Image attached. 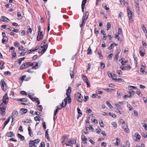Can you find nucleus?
Returning <instances> with one entry per match:
<instances>
[{
    "mask_svg": "<svg viewBox=\"0 0 147 147\" xmlns=\"http://www.w3.org/2000/svg\"><path fill=\"white\" fill-rule=\"evenodd\" d=\"M71 92V87L69 86L68 87L67 92L66 93V95L67 96V97L64 100V105H63V107H65L67 103V101H68L69 103H70L71 102V99L70 97V94Z\"/></svg>",
    "mask_w": 147,
    "mask_h": 147,
    "instance_id": "obj_1",
    "label": "nucleus"
},
{
    "mask_svg": "<svg viewBox=\"0 0 147 147\" xmlns=\"http://www.w3.org/2000/svg\"><path fill=\"white\" fill-rule=\"evenodd\" d=\"M1 105L2 107H0V115L3 116L6 114L5 109L7 106L6 105H3V103H2Z\"/></svg>",
    "mask_w": 147,
    "mask_h": 147,
    "instance_id": "obj_2",
    "label": "nucleus"
},
{
    "mask_svg": "<svg viewBox=\"0 0 147 147\" xmlns=\"http://www.w3.org/2000/svg\"><path fill=\"white\" fill-rule=\"evenodd\" d=\"M48 47V45L47 44L45 45H43L42 46H41V49H40L39 50L38 53H44L46 51Z\"/></svg>",
    "mask_w": 147,
    "mask_h": 147,
    "instance_id": "obj_3",
    "label": "nucleus"
},
{
    "mask_svg": "<svg viewBox=\"0 0 147 147\" xmlns=\"http://www.w3.org/2000/svg\"><path fill=\"white\" fill-rule=\"evenodd\" d=\"M9 101V97L7 96V93H6L3 96V102L4 103L3 105H7Z\"/></svg>",
    "mask_w": 147,
    "mask_h": 147,
    "instance_id": "obj_4",
    "label": "nucleus"
},
{
    "mask_svg": "<svg viewBox=\"0 0 147 147\" xmlns=\"http://www.w3.org/2000/svg\"><path fill=\"white\" fill-rule=\"evenodd\" d=\"M1 85L2 89L4 91L6 90V86L4 80L2 79L1 81Z\"/></svg>",
    "mask_w": 147,
    "mask_h": 147,
    "instance_id": "obj_5",
    "label": "nucleus"
},
{
    "mask_svg": "<svg viewBox=\"0 0 147 147\" xmlns=\"http://www.w3.org/2000/svg\"><path fill=\"white\" fill-rule=\"evenodd\" d=\"M76 97L78 101L81 102L83 101V97L81 96V94L79 92L76 94Z\"/></svg>",
    "mask_w": 147,
    "mask_h": 147,
    "instance_id": "obj_6",
    "label": "nucleus"
},
{
    "mask_svg": "<svg viewBox=\"0 0 147 147\" xmlns=\"http://www.w3.org/2000/svg\"><path fill=\"white\" fill-rule=\"evenodd\" d=\"M74 138L71 140H68L65 144L67 146H71L74 144Z\"/></svg>",
    "mask_w": 147,
    "mask_h": 147,
    "instance_id": "obj_7",
    "label": "nucleus"
},
{
    "mask_svg": "<svg viewBox=\"0 0 147 147\" xmlns=\"http://www.w3.org/2000/svg\"><path fill=\"white\" fill-rule=\"evenodd\" d=\"M18 100L19 101H20L21 102H26L27 101V99L26 98H21V99H18ZM21 104H22L23 105H27L28 104V103H26L23 102H21Z\"/></svg>",
    "mask_w": 147,
    "mask_h": 147,
    "instance_id": "obj_8",
    "label": "nucleus"
},
{
    "mask_svg": "<svg viewBox=\"0 0 147 147\" xmlns=\"http://www.w3.org/2000/svg\"><path fill=\"white\" fill-rule=\"evenodd\" d=\"M43 36L42 32H38V35L37 36V39L38 41H39L40 39L42 38Z\"/></svg>",
    "mask_w": 147,
    "mask_h": 147,
    "instance_id": "obj_9",
    "label": "nucleus"
},
{
    "mask_svg": "<svg viewBox=\"0 0 147 147\" xmlns=\"http://www.w3.org/2000/svg\"><path fill=\"white\" fill-rule=\"evenodd\" d=\"M18 112L16 111H13L12 114L11 118L13 119L14 118L16 117L18 115Z\"/></svg>",
    "mask_w": 147,
    "mask_h": 147,
    "instance_id": "obj_10",
    "label": "nucleus"
},
{
    "mask_svg": "<svg viewBox=\"0 0 147 147\" xmlns=\"http://www.w3.org/2000/svg\"><path fill=\"white\" fill-rule=\"evenodd\" d=\"M74 68H71L70 69V74L71 79L73 78L74 76Z\"/></svg>",
    "mask_w": 147,
    "mask_h": 147,
    "instance_id": "obj_11",
    "label": "nucleus"
},
{
    "mask_svg": "<svg viewBox=\"0 0 147 147\" xmlns=\"http://www.w3.org/2000/svg\"><path fill=\"white\" fill-rule=\"evenodd\" d=\"M135 5L136 7V9L138 11H139V8L138 5V0H135Z\"/></svg>",
    "mask_w": 147,
    "mask_h": 147,
    "instance_id": "obj_12",
    "label": "nucleus"
},
{
    "mask_svg": "<svg viewBox=\"0 0 147 147\" xmlns=\"http://www.w3.org/2000/svg\"><path fill=\"white\" fill-rule=\"evenodd\" d=\"M39 49V47H37L34 49H31L28 51L27 52V53L28 54L32 52L35 51L36 50H38Z\"/></svg>",
    "mask_w": 147,
    "mask_h": 147,
    "instance_id": "obj_13",
    "label": "nucleus"
},
{
    "mask_svg": "<svg viewBox=\"0 0 147 147\" xmlns=\"http://www.w3.org/2000/svg\"><path fill=\"white\" fill-rule=\"evenodd\" d=\"M26 66L27 68L33 66L34 65V63H32L30 62H26Z\"/></svg>",
    "mask_w": 147,
    "mask_h": 147,
    "instance_id": "obj_14",
    "label": "nucleus"
},
{
    "mask_svg": "<svg viewBox=\"0 0 147 147\" xmlns=\"http://www.w3.org/2000/svg\"><path fill=\"white\" fill-rule=\"evenodd\" d=\"M34 65L32 67V69H36L38 68V64L37 62H34Z\"/></svg>",
    "mask_w": 147,
    "mask_h": 147,
    "instance_id": "obj_15",
    "label": "nucleus"
},
{
    "mask_svg": "<svg viewBox=\"0 0 147 147\" xmlns=\"http://www.w3.org/2000/svg\"><path fill=\"white\" fill-rule=\"evenodd\" d=\"M123 128L124 131L127 133L129 132V130L127 126L126 125L125 126H123Z\"/></svg>",
    "mask_w": 147,
    "mask_h": 147,
    "instance_id": "obj_16",
    "label": "nucleus"
},
{
    "mask_svg": "<svg viewBox=\"0 0 147 147\" xmlns=\"http://www.w3.org/2000/svg\"><path fill=\"white\" fill-rule=\"evenodd\" d=\"M6 136L8 137H12L14 136V134L13 132L10 131L9 133H7Z\"/></svg>",
    "mask_w": 147,
    "mask_h": 147,
    "instance_id": "obj_17",
    "label": "nucleus"
},
{
    "mask_svg": "<svg viewBox=\"0 0 147 147\" xmlns=\"http://www.w3.org/2000/svg\"><path fill=\"white\" fill-rule=\"evenodd\" d=\"M128 16L129 19V20L131 23L132 21V12H130V13H129L128 14Z\"/></svg>",
    "mask_w": 147,
    "mask_h": 147,
    "instance_id": "obj_18",
    "label": "nucleus"
},
{
    "mask_svg": "<svg viewBox=\"0 0 147 147\" xmlns=\"http://www.w3.org/2000/svg\"><path fill=\"white\" fill-rule=\"evenodd\" d=\"M145 67L142 65L140 69V72L143 74H144L145 70Z\"/></svg>",
    "mask_w": 147,
    "mask_h": 147,
    "instance_id": "obj_19",
    "label": "nucleus"
},
{
    "mask_svg": "<svg viewBox=\"0 0 147 147\" xmlns=\"http://www.w3.org/2000/svg\"><path fill=\"white\" fill-rule=\"evenodd\" d=\"M27 68L26 64V62L20 66V69L22 70L24 68Z\"/></svg>",
    "mask_w": 147,
    "mask_h": 147,
    "instance_id": "obj_20",
    "label": "nucleus"
},
{
    "mask_svg": "<svg viewBox=\"0 0 147 147\" xmlns=\"http://www.w3.org/2000/svg\"><path fill=\"white\" fill-rule=\"evenodd\" d=\"M1 19L2 21L3 22H8L9 21L8 18L4 16H2L1 17Z\"/></svg>",
    "mask_w": 147,
    "mask_h": 147,
    "instance_id": "obj_21",
    "label": "nucleus"
},
{
    "mask_svg": "<svg viewBox=\"0 0 147 147\" xmlns=\"http://www.w3.org/2000/svg\"><path fill=\"white\" fill-rule=\"evenodd\" d=\"M77 110L78 113L79 114V116L77 117V118L78 119L79 117H81L82 116V113L79 108L78 107L77 108Z\"/></svg>",
    "mask_w": 147,
    "mask_h": 147,
    "instance_id": "obj_22",
    "label": "nucleus"
},
{
    "mask_svg": "<svg viewBox=\"0 0 147 147\" xmlns=\"http://www.w3.org/2000/svg\"><path fill=\"white\" fill-rule=\"evenodd\" d=\"M48 129H47L45 132V137L47 138V140L49 141V140L50 139L49 137V134L48 133Z\"/></svg>",
    "mask_w": 147,
    "mask_h": 147,
    "instance_id": "obj_23",
    "label": "nucleus"
},
{
    "mask_svg": "<svg viewBox=\"0 0 147 147\" xmlns=\"http://www.w3.org/2000/svg\"><path fill=\"white\" fill-rule=\"evenodd\" d=\"M87 19H86V18H83L82 20V24H80V27H82V26H83V25H84L85 24L86 22V21Z\"/></svg>",
    "mask_w": 147,
    "mask_h": 147,
    "instance_id": "obj_24",
    "label": "nucleus"
},
{
    "mask_svg": "<svg viewBox=\"0 0 147 147\" xmlns=\"http://www.w3.org/2000/svg\"><path fill=\"white\" fill-rule=\"evenodd\" d=\"M67 137L65 136H63V140L62 141V143L63 145L64 146V145L66 144L65 143V140L66 139Z\"/></svg>",
    "mask_w": 147,
    "mask_h": 147,
    "instance_id": "obj_25",
    "label": "nucleus"
},
{
    "mask_svg": "<svg viewBox=\"0 0 147 147\" xmlns=\"http://www.w3.org/2000/svg\"><path fill=\"white\" fill-rule=\"evenodd\" d=\"M57 107V109L55 110V111H54V114L55 115H56L57 113V112L58 111V110H61V109L62 106H61L60 107V108H59V106H58Z\"/></svg>",
    "mask_w": 147,
    "mask_h": 147,
    "instance_id": "obj_26",
    "label": "nucleus"
},
{
    "mask_svg": "<svg viewBox=\"0 0 147 147\" xmlns=\"http://www.w3.org/2000/svg\"><path fill=\"white\" fill-rule=\"evenodd\" d=\"M116 140L117 141L115 143V144L117 146H118L120 144V140L118 138H116Z\"/></svg>",
    "mask_w": 147,
    "mask_h": 147,
    "instance_id": "obj_27",
    "label": "nucleus"
},
{
    "mask_svg": "<svg viewBox=\"0 0 147 147\" xmlns=\"http://www.w3.org/2000/svg\"><path fill=\"white\" fill-rule=\"evenodd\" d=\"M81 138L82 140L84 142H86L87 141V138L84 135H82L81 136Z\"/></svg>",
    "mask_w": 147,
    "mask_h": 147,
    "instance_id": "obj_28",
    "label": "nucleus"
},
{
    "mask_svg": "<svg viewBox=\"0 0 147 147\" xmlns=\"http://www.w3.org/2000/svg\"><path fill=\"white\" fill-rule=\"evenodd\" d=\"M141 26L142 29L143 31L145 32H147V30L144 25H142Z\"/></svg>",
    "mask_w": 147,
    "mask_h": 147,
    "instance_id": "obj_29",
    "label": "nucleus"
},
{
    "mask_svg": "<svg viewBox=\"0 0 147 147\" xmlns=\"http://www.w3.org/2000/svg\"><path fill=\"white\" fill-rule=\"evenodd\" d=\"M8 38L7 37L6 38L5 37L3 38L2 40V42L3 43H4L5 42H7L8 41Z\"/></svg>",
    "mask_w": 147,
    "mask_h": 147,
    "instance_id": "obj_30",
    "label": "nucleus"
},
{
    "mask_svg": "<svg viewBox=\"0 0 147 147\" xmlns=\"http://www.w3.org/2000/svg\"><path fill=\"white\" fill-rule=\"evenodd\" d=\"M87 53L88 55H90L92 54V50L90 47H89L88 49Z\"/></svg>",
    "mask_w": 147,
    "mask_h": 147,
    "instance_id": "obj_31",
    "label": "nucleus"
},
{
    "mask_svg": "<svg viewBox=\"0 0 147 147\" xmlns=\"http://www.w3.org/2000/svg\"><path fill=\"white\" fill-rule=\"evenodd\" d=\"M18 137L19 138L21 139L22 140H24L25 138L22 135H21L19 134H18Z\"/></svg>",
    "mask_w": 147,
    "mask_h": 147,
    "instance_id": "obj_32",
    "label": "nucleus"
},
{
    "mask_svg": "<svg viewBox=\"0 0 147 147\" xmlns=\"http://www.w3.org/2000/svg\"><path fill=\"white\" fill-rule=\"evenodd\" d=\"M142 48H140V55L142 56H143L144 55V53L142 52Z\"/></svg>",
    "mask_w": 147,
    "mask_h": 147,
    "instance_id": "obj_33",
    "label": "nucleus"
},
{
    "mask_svg": "<svg viewBox=\"0 0 147 147\" xmlns=\"http://www.w3.org/2000/svg\"><path fill=\"white\" fill-rule=\"evenodd\" d=\"M107 30H109V29L111 27V25L110 23L109 22H108L107 25Z\"/></svg>",
    "mask_w": 147,
    "mask_h": 147,
    "instance_id": "obj_34",
    "label": "nucleus"
},
{
    "mask_svg": "<svg viewBox=\"0 0 147 147\" xmlns=\"http://www.w3.org/2000/svg\"><path fill=\"white\" fill-rule=\"evenodd\" d=\"M82 78L85 82L86 81H88L87 77L86 76H82Z\"/></svg>",
    "mask_w": 147,
    "mask_h": 147,
    "instance_id": "obj_35",
    "label": "nucleus"
},
{
    "mask_svg": "<svg viewBox=\"0 0 147 147\" xmlns=\"http://www.w3.org/2000/svg\"><path fill=\"white\" fill-rule=\"evenodd\" d=\"M106 103L107 105L111 109L113 107L112 106L108 101H106Z\"/></svg>",
    "mask_w": 147,
    "mask_h": 147,
    "instance_id": "obj_36",
    "label": "nucleus"
},
{
    "mask_svg": "<svg viewBox=\"0 0 147 147\" xmlns=\"http://www.w3.org/2000/svg\"><path fill=\"white\" fill-rule=\"evenodd\" d=\"M134 136L136 137L137 139H140L141 137V136L140 135L137 134V133H135V134Z\"/></svg>",
    "mask_w": 147,
    "mask_h": 147,
    "instance_id": "obj_37",
    "label": "nucleus"
},
{
    "mask_svg": "<svg viewBox=\"0 0 147 147\" xmlns=\"http://www.w3.org/2000/svg\"><path fill=\"white\" fill-rule=\"evenodd\" d=\"M114 44L115 43H113V44H111L108 48L109 49L111 50L113 49L114 47Z\"/></svg>",
    "mask_w": 147,
    "mask_h": 147,
    "instance_id": "obj_38",
    "label": "nucleus"
},
{
    "mask_svg": "<svg viewBox=\"0 0 147 147\" xmlns=\"http://www.w3.org/2000/svg\"><path fill=\"white\" fill-rule=\"evenodd\" d=\"M112 79L113 80H115L117 79V77L116 75L115 74H113L112 77H111Z\"/></svg>",
    "mask_w": 147,
    "mask_h": 147,
    "instance_id": "obj_39",
    "label": "nucleus"
},
{
    "mask_svg": "<svg viewBox=\"0 0 147 147\" xmlns=\"http://www.w3.org/2000/svg\"><path fill=\"white\" fill-rule=\"evenodd\" d=\"M109 115L113 118H115L116 117V115L113 113H109Z\"/></svg>",
    "mask_w": 147,
    "mask_h": 147,
    "instance_id": "obj_40",
    "label": "nucleus"
},
{
    "mask_svg": "<svg viewBox=\"0 0 147 147\" xmlns=\"http://www.w3.org/2000/svg\"><path fill=\"white\" fill-rule=\"evenodd\" d=\"M89 15V12L88 11L86 12L85 14V16L84 18L86 19H87Z\"/></svg>",
    "mask_w": 147,
    "mask_h": 147,
    "instance_id": "obj_41",
    "label": "nucleus"
},
{
    "mask_svg": "<svg viewBox=\"0 0 147 147\" xmlns=\"http://www.w3.org/2000/svg\"><path fill=\"white\" fill-rule=\"evenodd\" d=\"M115 38L119 41H121V40L120 37L118 35L116 34L115 36Z\"/></svg>",
    "mask_w": 147,
    "mask_h": 147,
    "instance_id": "obj_42",
    "label": "nucleus"
},
{
    "mask_svg": "<svg viewBox=\"0 0 147 147\" xmlns=\"http://www.w3.org/2000/svg\"><path fill=\"white\" fill-rule=\"evenodd\" d=\"M117 73L119 76H121L122 75V72L121 70H117Z\"/></svg>",
    "mask_w": 147,
    "mask_h": 147,
    "instance_id": "obj_43",
    "label": "nucleus"
},
{
    "mask_svg": "<svg viewBox=\"0 0 147 147\" xmlns=\"http://www.w3.org/2000/svg\"><path fill=\"white\" fill-rule=\"evenodd\" d=\"M119 53H118L116 54H115V57L114 58V59L115 60H117L118 59L119 57V56L118 55Z\"/></svg>",
    "mask_w": 147,
    "mask_h": 147,
    "instance_id": "obj_44",
    "label": "nucleus"
},
{
    "mask_svg": "<svg viewBox=\"0 0 147 147\" xmlns=\"http://www.w3.org/2000/svg\"><path fill=\"white\" fill-rule=\"evenodd\" d=\"M142 136L144 138H147V134L146 133V132H144L143 133Z\"/></svg>",
    "mask_w": 147,
    "mask_h": 147,
    "instance_id": "obj_45",
    "label": "nucleus"
},
{
    "mask_svg": "<svg viewBox=\"0 0 147 147\" xmlns=\"http://www.w3.org/2000/svg\"><path fill=\"white\" fill-rule=\"evenodd\" d=\"M127 107L129 108V111H131L132 109V108H133L129 104H128L127 105Z\"/></svg>",
    "mask_w": 147,
    "mask_h": 147,
    "instance_id": "obj_46",
    "label": "nucleus"
},
{
    "mask_svg": "<svg viewBox=\"0 0 147 147\" xmlns=\"http://www.w3.org/2000/svg\"><path fill=\"white\" fill-rule=\"evenodd\" d=\"M25 59V57L21 58L18 60V62L20 65L21 64L22 61L23 60Z\"/></svg>",
    "mask_w": 147,
    "mask_h": 147,
    "instance_id": "obj_47",
    "label": "nucleus"
},
{
    "mask_svg": "<svg viewBox=\"0 0 147 147\" xmlns=\"http://www.w3.org/2000/svg\"><path fill=\"white\" fill-rule=\"evenodd\" d=\"M33 141L34 142V143L35 144H37L39 143V142L40 141V140L39 139H36L34 140Z\"/></svg>",
    "mask_w": 147,
    "mask_h": 147,
    "instance_id": "obj_48",
    "label": "nucleus"
},
{
    "mask_svg": "<svg viewBox=\"0 0 147 147\" xmlns=\"http://www.w3.org/2000/svg\"><path fill=\"white\" fill-rule=\"evenodd\" d=\"M115 80L116 81L120 82H123V79H121V78H118V79L117 78Z\"/></svg>",
    "mask_w": 147,
    "mask_h": 147,
    "instance_id": "obj_49",
    "label": "nucleus"
},
{
    "mask_svg": "<svg viewBox=\"0 0 147 147\" xmlns=\"http://www.w3.org/2000/svg\"><path fill=\"white\" fill-rule=\"evenodd\" d=\"M129 88H132L131 89H136L137 88V87L136 86H129L128 87Z\"/></svg>",
    "mask_w": 147,
    "mask_h": 147,
    "instance_id": "obj_50",
    "label": "nucleus"
},
{
    "mask_svg": "<svg viewBox=\"0 0 147 147\" xmlns=\"http://www.w3.org/2000/svg\"><path fill=\"white\" fill-rule=\"evenodd\" d=\"M101 69H104L105 67V65L104 63L103 62L101 63Z\"/></svg>",
    "mask_w": 147,
    "mask_h": 147,
    "instance_id": "obj_51",
    "label": "nucleus"
},
{
    "mask_svg": "<svg viewBox=\"0 0 147 147\" xmlns=\"http://www.w3.org/2000/svg\"><path fill=\"white\" fill-rule=\"evenodd\" d=\"M115 105L116 106V107H117V109H121L122 107L120 105L118 104H115Z\"/></svg>",
    "mask_w": 147,
    "mask_h": 147,
    "instance_id": "obj_52",
    "label": "nucleus"
},
{
    "mask_svg": "<svg viewBox=\"0 0 147 147\" xmlns=\"http://www.w3.org/2000/svg\"><path fill=\"white\" fill-rule=\"evenodd\" d=\"M38 109L40 111H41L42 109V106L41 105H38Z\"/></svg>",
    "mask_w": 147,
    "mask_h": 147,
    "instance_id": "obj_53",
    "label": "nucleus"
},
{
    "mask_svg": "<svg viewBox=\"0 0 147 147\" xmlns=\"http://www.w3.org/2000/svg\"><path fill=\"white\" fill-rule=\"evenodd\" d=\"M29 145L30 146H31V145H35V144L34 143V142L33 141H30L29 142Z\"/></svg>",
    "mask_w": 147,
    "mask_h": 147,
    "instance_id": "obj_54",
    "label": "nucleus"
},
{
    "mask_svg": "<svg viewBox=\"0 0 147 147\" xmlns=\"http://www.w3.org/2000/svg\"><path fill=\"white\" fill-rule=\"evenodd\" d=\"M32 32V29L30 28H29L27 30V32L28 33H31Z\"/></svg>",
    "mask_w": 147,
    "mask_h": 147,
    "instance_id": "obj_55",
    "label": "nucleus"
},
{
    "mask_svg": "<svg viewBox=\"0 0 147 147\" xmlns=\"http://www.w3.org/2000/svg\"><path fill=\"white\" fill-rule=\"evenodd\" d=\"M42 125V127L44 128V129H45L46 128V127L45 122H43Z\"/></svg>",
    "mask_w": 147,
    "mask_h": 147,
    "instance_id": "obj_56",
    "label": "nucleus"
},
{
    "mask_svg": "<svg viewBox=\"0 0 147 147\" xmlns=\"http://www.w3.org/2000/svg\"><path fill=\"white\" fill-rule=\"evenodd\" d=\"M45 144L44 142H42L40 144V145L39 147H44L45 146Z\"/></svg>",
    "mask_w": 147,
    "mask_h": 147,
    "instance_id": "obj_57",
    "label": "nucleus"
},
{
    "mask_svg": "<svg viewBox=\"0 0 147 147\" xmlns=\"http://www.w3.org/2000/svg\"><path fill=\"white\" fill-rule=\"evenodd\" d=\"M21 111L23 112L24 113H26L27 112V109H22Z\"/></svg>",
    "mask_w": 147,
    "mask_h": 147,
    "instance_id": "obj_58",
    "label": "nucleus"
},
{
    "mask_svg": "<svg viewBox=\"0 0 147 147\" xmlns=\"http://www.w3.org/2000/svg\"><path fill=\"white\" fill-rule=\"evenodd\" d=\"M20 94L22 95H27V93L24 91H22L20 92Z\"/></svg>",
    "mask_w": 147,
    "mask_h": 147,
    "instance_id": "obj_59",
    "label": "nucleus"
},
{
    "mask_svg": "<svg viewBox=\"0 0 147 147\" xmlns=\"http://www.w3.org/2000/svg\"><path fill=\"white\" fill-rule=\"evenodd\" d=\"M92 121L94 123H98V121L96 119H94V118H92L91 119Z\"/></svg>",
    "mask_w": 147,
    "mask_h": 147,
    "instance_id": "obj_60",
    "label": "nucleus"
},
{
    "mask_svg": "<svg viewBox=\"0 0 147 147\" xmlns=\"http://www.w3.org/2000/svg\"><path fill=\"white\" fill-rule=\"evenodd\" d=\"M86 84H87V87L88 88L89 87H90V82H88V81H86L85 82Z\"/></svg>",
    "mask_w": 147,
    "mask_h": 147,
    "instance_id": "obj_61",
    "label": "nucleus"
},
{
    "mask_svg": "<svg viewBox=\"0 0 147 147\" xmlns=\"http://www.w3.org/2000/svg\"><path fill=\"white\" fill-rule=\"evenodd\" d=\"M129 89L130 90V91L129 92V93L130 94H134V92L132 90V89H131V88H129Z\"/></svg>",
    "mask_w": 147,
    "mask_h": 147,
    "instance_id": "obj_62",
    "label": "nucleus"
},
{
    "mask_svg": "<svg viewBox=\"0 0 147 147\" xmlns=\"http://www.w3.org/2000/svg\"><path fill=\"white\" fill-rule=\"evenodd\" d=\"M118 35H119L120 34H121V32H122L121 29L120 28H119L118 29Z\"/></svg>",
    "mask_w": 147,
    "mask_h": 147,
    "instance_id": "obj_63",
    "label": "nucleus"
},
{
    "mask_svg": "<svg viewBox=\"0 0 147 147\" xmlns=\"http://www.w3.org/2000/svg\"><path fill=\"white\" fill-rule=\"evenodd\" d=\"M112 56H113V54H110L108 55V58L109 59H111L112 58Z\"/></svg>",
    "mask_w": 147,
    "mask_h": 147,
    "instance_id": "obj_64",
    "label": "nucleus"
}]
</instances>
